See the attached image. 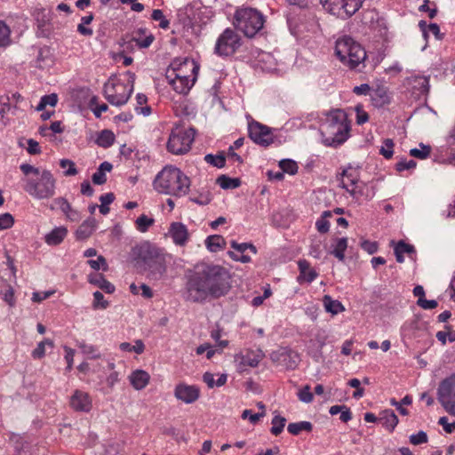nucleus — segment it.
Instances as JSON below:
<instances>
[{
	"instance_id": "f257e3e1",
	"label": "nucleus",
	"mask_w": 455,
	"mask_h": 455,
	"mask_svg": "<svg viewBox=\"0 0 455 455\" xmlns=\"http://www.w3.org/2000/svg\"><path fill=\"white\" fill-rule=\"evenodd\" d=\"M231 289L229 271L220 265L203 264L187 275L184 299L193 303H204L219 299Z\"/></svg>"
},
{
	"instance_id": "f03ea898",
	"label": "nucleus",
	"mask_w": 455,
	"mask_h": 455,
	"mask_svg": "<svg viewBox=\"0 0 455 455\" xmlns=\"http://www.w3.org/2000/svg\"><path fill=\"white\" fill-rule=\"evenodd\" d=\"M24 173L23 189L32 197L44 200L52 198L55 195L56 180L49 170H40L28 164L20 166Z\"/></svg>"
},
{
	"instance_id": "7ed1b4c3",
	"label": "nucleus",
	"mask_w": 455,
	"mask_h": 455,
	"mask_svg": "<svg viewBox=\"0 0 455 455\" xmlns=\"http://www.w3.org/2000/svg\"><path fill=\"white\" fill-rule=\"evenodd\" d=\"M189 187V178L179 168L172 166L164 167L154 180V188L157 192L177 197L186 196Z\"/></svg>"
},
{
	"instance_id": "20e7f679",
	"label": "nucleus",
	"mask_w": 455,
	"mask_h": 455,
	"mask_svg": "<svg viewBox=\"0 0 455 455\" xmlns=\"http://www.w3.org/2000/svg\"><path fill=\"white\" fill-rule=\"evenodd\" d=\"M349 130L347 114L341 109L331 110L321 125V131L327 135L324 141L328 146L344 143L348 138Z\"/></svg>"
},
{
	"instance_id": "39448f33",
	"label": "nucleus",
	"mask_w": 455,
	"mask_h": 455,
	"mask_svg": "<svg viewBox=\"0 0 455 455\" xmlns=\"http://www.w3.org/2000/svg\"><path fill=\"white\" fill-rule=\"evenodd\" d=\"M264 15L255 8L242 7L235 11L233 19L234 27L247 37H253L262 28Z\"/></svg>"
},
{
	"instance_id": "423d86ee",
	"label": "nucleus",
	"mask_w": 455,
	"mask_h": 455,
	"mask_svg": "<svg viewBox=\"0 0 455 455\" xmlns=\"http://www.w3.org/2000/svg\"><path fill=\"white\" fill-rule=\"evenodd\" d=\"M195 130L175 127L172 130L167 141V150L173 155H184L191 148L194 141Z\"/></svg>"
},
{
	"instance_id": "0eeeda50",
	"label": "nucleus",
	"mask_w": 455,
	"mask_h": 455,
	"mask_svg": "<svg viewBox=\"0 0 455 455\" xmlns=\"http://www.w3.org/2000/svg\"><path fill=\"white\" fill-rule=\"evenodd\" d=\"M127 75L129 76V83L131 84L129 88L122 83L115 84L108 82L104 84V95L110 104L122 106L129 100L133 92L135 74L128 71Z\"/></svg>"
},
{
	"instance_id": "6e6552de",
	"label": "nucleus",
	"mask_w": 455,
	"mask_h": 455,
	"mask_svg": "<svg viewBox=\"0 0 455 455\" xmlns=\"http://www.w3.org/2000/svg\"><path fill=\"white\" fill-rule=\"evenodd\" d=\"M140 256L147 265L149 275L152 279H161L166 272L165 259L158 249L149 245H144L140 248Z\"/></svg>"
},
{
	"instance_id": "1a4fd4ad",
	"label": "nucleus",
	"mask_w": 455,
	"mask_h": 455,
	"mask_svg": "<svg viewBox=\"0 0 455 455\" xmlns=\"http://www.w3.org/2000/svg\"><path fill=\"white\" fill-rule=\"evenodd\" d=\"M242 45L241 36L232 28H226L218 37L214 53L220 57L234 55Z\"/></svg>"
},
{
	"instance_id": "9d476101",
	"label": "nucleus",
	"mask_w": 455,
	"mask_h": 455,
	"mask_svg": "<svg viewBox=\"0 0 455 455\" xmlns=\"http://www.w3.org/2000/svg\"><path fill=\"white\" fill-rule=\"evenodd\" d=\"M320 2L330 13L347 19L361 8L363 0H320Z\"/></svg>"
},
{
	"instance_id": "9b49d317",
	"label": "nucleus",
	"mask_w": 455,
	"mask_h": 455,
	"mask_svg": "<svg viewBox=\"0 0 455 455\" xmlns=\"http://www.w3.org/2000/svg\"><path fill=\"white\" fill-rule=\"evenodd\" d=\"M438 401L443 409L455 416V374L444 379L437 389Z\"/></svg>"
},
{
	"instance_id": "f8f14e48",
	"label": "nucleus",
	"mask_w": 455,
	"mask_h": 455,
	"mask_svg": "<svg viewBox=\"0 0 455 455\" xmlns=\"http://www.w3.org/2000/svg\"><path fill=\"white\" fill-rule=\"evenodd\" d=\"M341 176V188H345L355 199L358 200L363 195L365 183L359 180L357 171L349 167L342 172Z\"/></svg>"
},
{
	"instance_id": "ddd939ff",
	"label": "nucleus",
	"mask_w": 455,
	"mask_h": 455,
	"mask_svg": "<svg viewBox=\"0 0 455 455\" xmlns=\"http://www.w3.org/2000/svg\"><path fill=\"white\" fill-rule=\"evenodd\" d=\"M272 129L257 121H251L248 124L250 139L258 145L267 147L274 142Z\"/></svg>"
},
{
	"instance_id": "4468645a",
	"label": "nucleus",
	"mask_w": 455,
	"mask_h": 455,
	"mask_svg": "<svg viewBox=\"0 0 455 455\" xmlns=\"http://www.w3.org/2000/svg\"><path fill=\"white\" fill-rule=\"evenodd\" d=\"M199 67L194 60H174L170 68L167 69L166 78L172 77H182V76H197Z\"/></svg>"
},
{
	"instance_id": "2eb2a0df",
	"label": "nucleus",
	"mask_w": 455,
	"mask_h": 455,
	"mask_svg": "<svg viewBox=\"0 0 455 455\" xmlns=\"http://www.w3.org/2000/svg\"><path fill=\"white\" fill-rule=\"evenodd\" d=\"M174 396L187 404L193 403L198 400L200 389L195 385L180 383L174 388Z\"/></svg>"
},
{
	"instance_id": "dca6fc26",
	"label": "nucleus",
	"mask_w": 455,
	"mask_h": 455,
	"mask_svg": "<svg viewBox=\"0 0 455 455\" xmlns=\"http://www.w3.org/2000/svg\"><path fill=\"white\" fill-rule=\"evenodd\" d=\"M69 405L75 411L89 412L92 408V400L88 393L76 389L70 396Z\"/></svg>"
},
{
	"instance_id": "f3484780",
	"label": "nucleus",
	"mask_w": 455,
	"mask_h": 455,
	"mask_svg": "<svg viewBox=\"0 0 455 455\" xmlns=\"http://www.w3.org/2000/svg\"><path fill=\"white\" fill-rule=\"evenodd\" d=\"M358 43L354 41L349 36H343L337 40L335 45V54L339 59V60L345 64L347 58L351 54V52L354 50V45H357Z\"/></svg>"
},
{
	"instance_id": "a211bd4d",
	"label": "nucleus",
	"mask_w": 455,
	"mask_h": 455,
	"mask_svg": "<svg viewBox=\"0 0 455 455\" xmlns=\"http://www.w3.org/2000/svg\"><path fill=\"white\" fill-rule=\"evenodd\" d=\"M169 234L176 245L183 246L188 240V228L181 222H172L169 228Z\"/></svg>"
},
{
	"instance_id": "6ab92c4d",
	"label": "nucleus",
	"mask_w": 455,
	"mask_h": 455,
	"mask_svg": "<svg viewBox=\"0 0 455 455\" xmlns=\"http://www.w3.org/2000/svg\"><path fill=\"white\" fill-rule=\"evenodd\" d=\"M169 84L172 86L173 90L180 94H187L194 85L196 77V75L192 77L182 76L167 78Z\"/></svg>"
},
{
	"instance_id": "aec40b11",
	"label": "nucleus",
	"mask_w": 455,
	"mask_h": 455,
	"mask_svg": "<svg viewBox=\"0 0 455 455\" xmlns=\"http://www.w3.org/2000/svg\"><path fill=\"white\" fill-rule=\"evenodd\" d=\"M131 40L134 42L139 48L146 49L154 42L155 36L152 33H148L147 28H140L133 32Z\"/></svg>"
},
{
	"instance_id": "412c9836",
	"label": "nucleus",
	"mask_w": 455,
	"mask_h": 455,
	"mask_svg": "<svg viewBox=\"0 0 455 455\" xmlns=\"http://www.w3.org/2000/svg\"><path fill=\"white\" fill-rule=\"evenodd\" d=\"M366 51L361 46L360 44L354 45V50L347 58L344 65L347 66L351 69L357 68L361 64L363 65L366 60Z\"/></svg>"
},
{
	"instance_id": "4be33fe9",
	"label": "nucleus",
	"mask_w": 455,
	"mask_h": 455,
	"mask_svg": "<svg viewBox=\"0 0 455 455\" xmlns=\"http://www.w3.org/2000/svg\"><path fill=\"white\" fill-rule=\"evenodd\" d=\"M372 104L377 108H381L390 102V98L387 87L384 85H377L371 89L370 93Z\"/></svg>"
},
{
	"instance_id": "5701e85b",
	"label": "nucleus",
	"mask_w": 455,
	"mask_h": 455,
	"mask_svg": "<svg viewBox=\"0 0 455 455\" xmlns=\"http://www.w3.org/2000/svg\"><path fill=\"white\" fill-rule=\"evenodd\" d=\"M298 267L299 270V275L297 278L299 283H312L318 275L316 271L310 267L309 262L306 259L299 260Z\"/></svg>"
},
{
	"instance_id": "b1692460",
	"label": "nucleus",
	"mask_w": 455,
	"mask_h": 455,
	"mask_svg": "<svg viewBox=\"0 0 455 455\" xmlns=\"http://www.w3.org/2000/svg\"><path fill=\"white\" fill-rule=\"evenodd\" d=\"M67 235V228L63 226L56 227L51 232L45 235L44 242L50 246H56L63 242Z\"/></svg>"
},
{
	"instance_id": "393cba45",
	"label": "nucleus",
	"mask_w": 455,
	"mask_h": 455,
	"mask_svg": "<svg viewBox=\"0 0 455 455\" xmlns=\"http://www.w3.org/2000/svg\"><path fill=\"white\" fill-rule=\"evenodd\" d=\"M379 422L390 433L398 425L399 419L394 411L387 409L382 411L379 416Z\"/></svg>"
},
{
	"instance_id": "a878e982",
	"label": "nucleus",
	"mask_w": 455,
	"mask_h": 455,
	"mask_svg": "<svg viewBox=\"0 0 455 455\" xmlns=\"http://www.w3.org/2000/svg\"><path fill=\"white\" fill-rule=\"evenodd\" d=\"M131 385L136 390H141L148 384L150 376L143 370H136L129 376Z\"/></svg>"
},
{
	"instance_id": "bb28decb",
	"label": "nucleus",
	"mask_w": 455,
	"mask_h": 455,
	"mask_svg": "<svg viewBox=\"0 0 455 455\" xmlns=\"http://www.w3.org/2000/svg\"><path fill=\"white\" fill-rule=\"evenodd\" d=\"M88 281L90 283L96 285L100 290L109 294L113 293L116 290L114 284L106 280L102 274H91L88 276Z\"/></svg>"
},
{
	"instance_id": "cd10ccee",
	"label": "nucleus",
	"mask_w": 455,
	"mask_h": 455,
	"mask_svg": "<svg viewBox=\"0 0 455 455\" xmlns=\"http://www.w3.org/2000/svg\"><path fill=\"white\" fill-rule=\"evenodd\" d=\"M97 226L96 220L94 218H89L84 220L76 229V236L78 240L87 239L95 230Z\"/></svg>"
},
{
	"instance_id": "c85d7f7f",
	"label": "nucleus",
	"mask_w": 455,
	"mask_h": 455,
	"mask_svg": "<svg viewBox=\"0 0 455 455\" xmlns=\"http://www.w3.org/2000/svg\"><path fill=\"white\" fill-rule=\"evenodd\" d=\"M76 346L87 359H100L102 357V354L97 346L86 343L84 340L77 341Z\"/></svg>"
},
{
	"instance_id": "c756f323",
	"label": "nucleus",
	"mask_w": 455,
	"mask_h": 455,
	"mask_svg": "<svg viewBox=\"0 0 455 455\" xmlns=\"http://www.w3.org/2000/svg\"><path fill=\"white\" fill-rule=\"evenodd\" d=\"M113 166L109 162L101 163L97 171L92 174V182L96 185H102L106 183V172H110Z\"/></svg>"
},
{
	"instance_id": "7c9ffc66",
	"label": "nucleus",
	"mask_w": 455,
	"mask_h": 455,
	"mask_svg": "<svg viewBox=\"0 0 455 455\" xmlns=\"http://www.w3.org/2000/svg\"><path fill=\"white\" fill-rule=\"evenodd\" d=\"M280 361L287 369H295L298 366L299 355L291 350H285L280 354Z\"/></svg>"
},
{
	"instance_id": "2f4dec72",
	"label": "nucleus",
	"mask_w": 455,
	"mask_h": 455,
	"mask_svg": "<svg viewBox=\"0 0 455 455\" xmlns=\"http://www.w3.org/2000/svg\"><path fill=\"white\" fill-rule=\"evenodd\" d=\"M225 239L220 235H209L205 240L206 248L212 252H217L224 248Z\"/></svg>"
},
{
	"instance_id": "473e14b6",
	"label": "nucleus",
	"mask_w": 455,
	"mask_h": 455,
	"mask_svg": "<svg viewBox=\"0 0 455 455\" xmlns=\"http://www.w3.org/2000/svg\"><path fill=\"white\" fill-rule=\"evenodd\" d=\"M323 301L325 310L331 313L332 315H337L345 310V307L341 302L336 299H332L329 295L323 296Z\"/></svg>"
},
{
	"instance_id": "72a5a7b5",
	"label": "nucleus",
	"mask_w": 455,
	"mask_h": 455,
	"mask_svg": "<svg viewBox=\"0 0 455 455\" xmlns=\"http://www.w3.org/2000/svg\"><path fill=\"white\" fill-rule=\"evenodd\" d=\"M217 184L223 189H234L241 185V180L238 178H230L227 175H220L216 180Z\"/></svg>"
},
{
	"instance_id": "f704fd0d",
	"label": "nucleus",
	"mask_w": 455,
	"mask_h": 455,
	"mask_svg": "<svg viewBox=\"0 0 455 455\" xmlns=\"http://www.w3.org/2000/svg\"><path fill=\"white\" fill-rule=\"evenodd\" d=\"M313 429V425L309 421H299L290 423L287 427V430L290 434L293 435H298L301 431L311 432Z\"/></svg>"
},
{
	"instance_id": "c9c22d12",
	"label": "nucleus",
	"mask_w": 455,
	"mask_h": 455,
	"mask_svg": "<svg viewBox=\"0 0 455 455\" xmlns=\"http://www.w3.org/2000/svg\"><path fill=\"white\" fill-rule=\"evenodd\" d=\"M35 17L39 29L43 31L49 30L47 28L51 20V12L49 11L44 9L39 10L36 12Z\"/></svg>"
},
{
	"instance_id": "e433bc0d",
	"label": "nucleus",
	"mask_w": 455,
	"mask_h": 455,
	"mask_svg": "<svg viewBox=\"0 0 455 455\" xmlns=\"http://www.w3.org/2000/svg\"><path fill=\"white\" fill-rule=\"evenodd\" d=\"M347 248V239L346 237L337 239L334 248L330 251L339 260L343 261L345 259V251Z\"/></svg>"
},
{
	"instance_id": "4c0bfd02",
	"label": "nucleus",
	"mask_w": 455,
	"mask_h": 455,
	"mask_svg": "<svg viewBox=\"0 0 455 455\" xmlns=\"http://www.w3.org/2000/svg\"><path fill=\"white\" fill-rule=\"evenodd\" d=\"M115 142V134L109 130H103L99 134L96 143L102 148H109Z\"/></svg>"
},
{
	"instance_id": "58836bf2",
	"label": "nucleus",
	"mask_w": 455,
	"mask_h": 455,
	"mask_svg": "<svg viewBox=\"0 0 455 455\" xmlns=\"http://www.w3.org/2000/svg\"><path fill=\"white\" fill-rule=\"evenodd\" d=\"M413 88L419 91V94H427L429 91V79L424 76H417L412 78Z\"/></svg>"
},
{
	"instance_id": "ea45409f",
	"label": "nucleus",
	"mask_w": 455,
	"mask_h": 455,
	"mask_svg": "<svg viewBox=\"0 0 455 455\" xmlns=\"http://www.w3.org/2000/svg\"><path fill=\"white\" fill-rule=\"evenodd\" d=\"M12 43L11 29L3 20H0V48H5Z\"/></svg>"
},
{
	"instance_id": "a19ab883",
	"label": "nucleus",
	"mask_w": 455,
	"mask_h": 455,
	"mask_svg": "<svg viewBox=\"0 0 455 455\" xmlns=\"http://www.w3.org/2000/svg\"><path fill=\"white\" fill-rule=\"evenodd\" d=\"M155 223V220L145 214H141L135 221L136 228L141 232H147Z\"/></svg>"
},
{
	"instance_id": "79ce46f5",
	"label": "nucleus",
	"mask_w": 455,
	"mask_h": 455,
	"mask_svg": "<svg viewBox=\"0 0 455 455\" xmlns=\"http://www.w3.org/2000/svg\"><path fill=\"white\" fill-rule=\"evenodd\" d=\"M331 216H332V212H331V211H324L322 213L321 218L319 220H317L315 222V227H316V229L318 230V232H320L322 234H325L329 231L330 223L327 220V219Z\"/></svg>"
},
{
	"instance_id": "37998d69",
	"label": "nucleus",
	"mask_w": 455,
	"mask_h": 455,
	"mask_svg": "<svg viewBox=\"0 0 455 455\" xmlns=\"http://www.w3.org/2000/svg\"><path fill=\"white\" fill-rule=\"evenodd\" d=\"M432 151V148L429 145H425L423 143L419 144V148H411L410 150V155L415 158L424 160L427 159Z\"/></svg>"
},
{
	"instance_id": "c03bdc74",
	"label": "nucleus",
	"mask_w": 455,
	"mask_h": 455,
	"mask_svg": "<svg viewBox=\"0 0 455 455\" xmlns=\"http://www.w3.org/2000/svg\"><path fill=\"white\" fill-rule=\"evenodd\" d=\"M204 161L217 168H222L226 164V157L224 153H220L219 155L207 154L204 156Z\"/></svg>"
},
{
	"instance_id": "a18cd8bd",
	"label": "nucleus",
	"mask_w": 455,
	"mask_h": 455,
	"mask_svg": "<svg viewBox=\"0 0 455 455\" xmlns=\"http://www.w3.org/2000/svg\"><path fill=\"white\" fill-rule=\"evenodd\" d=\"M271 423H272V427L270 429L271 434L274 435H278L283 430V427H284L285 423H286V419L284 417L280 416V415H275L272 419V422Z\"/></svg>"
},
{
	"instance_id": "49530a36",
	"label": "nucleus",
	"mask_w": 455,
	"mask_h": 455,
	"mask_svg": "<svg viewBox=\"0 0 455 455\" xmlns=\"http://www.w3.org/2000/svg\"><path fill=\"white\" fill-rule=\"evenodd\" d=\"M279 167L281 170L290 175H294L298 172V164L291 159H283L279 162Z\"/></svg>"
},
{
	"instance_id": "de8ad7c7",
	"label": "nucleus",
	"mask_w": 455,
	"mask_h": 455,
	"mask_svg": "<svg viewBox=\"0 0 455 455\" xmlns=\"http://www.w3.org/2000/svg\"><path fill=\"white\" fill-rule=\"evenodd\" d=\"M45 345H49L50 347H53V342L49 339H45L44 340L39 342L36 346V347L32 351V356L35 359H40L44 356L45 355Z\"/></svg>"
},
{
	"instance_id": "09e8293b",
	"label": "nucleus",
	"mask_w": 455,
	"mask_h": 455,
	"mask_svg": "<svg viewBox=\"0 0 455 455\" xmlns=\"http://www.w3.org/2000/svg\"><path fill=\"white\" fill-rule=\"evenodd\" d=\"M0 115L2 118L4 117L5 114L9 113L12 109H15L16 106H13L11 102V98L9 95H4L0 97Z\"/></svg>"
},
{
	"instance_id": "8fccbe9b",
	"label": "nucleus",
	"mask_w": 455,
	"mask_h": 455,
	"mask_svg": "<svg viewBox=\"0 0 455 455\" xmlns=\"http://www.w3.org/2000/svg\"><path fill=\"white\" fill-rule=\"evenodd\" d=\"M56 207L60 208L65 215L72 210L70 204L64 197H58L54 199L53 204L51 205V209L54 210Z\"/></svg>"
},
{
	"instance_id": "3c124183",
	"label": "nucleus",
	"mask_w": 455,
	"mask_h": 455,
	"mask_svg": "<svg viewBox=\"0 0 455 455\" xmlns=\"http://www.w3.org/2000/svg\"><path fill=\"white\" fill-rule=\"evenodd\" d=\"M108 301L104 299V296L100 291H96L95 292H93L92 307L94 309H106L108 307Z\"/></svg>"
},
{
	"instance_id": "603ef678",
	"label": "nucleus",
	"mask_w": 455,
	"mask_h": 455,
	"mask_svg": "<svg viewBox=\"0 0 455 455\" xmlns=\"http://www.w3.org/2000/svg\"><path fill=\"white\" fill-rule=\"evenodd\" d=\"M152 20L159 21V27L163 29H167L170 26V21L164 17V12L160 9H155L151 14Z\"/></svg>"
},
{
	"instance_id": "864d4df0",
	"label": "nucleus",
	"mask_w": 455,
	"mask_h": 455,
	"mask_svg": "<svg viewBox=\"0 0 455 455\" xmlns=\"http://www.w3.org/2000/svg\"><path fill=\"white\" fill-rule=\"evenodd\" d=\"M394 142L391 139H386L383 142V146L381 147L379 153L386 159H390L393 156L394 151Z\"/></svg>"
},
{
	"instance_id": "5fc2aeb1",
	"label": "nucleus",
	"mask_w": 455,
	"mask_h": 455,
	"mask_svg": "<svg viewBox=\"0 0 455 455\" xmlns=\"http://www.w3.org/2000/svg\"><path fill=\"white\" fill-rule=\"evenodd\" d=\"M410 443L413 445H419L428 442L427 435L425 431H419L417 434H412L409 437Z\"/></svg>"
},
{
	"instance_id": "6e6d98bb",
	"label": "nucleus",
	"mask_w": 455,
	"mask_h": 455,
	"mask_svg": "<svg viewBox=\"0 0 455 455\" xmlns=\"http://www.w3.org/2000/svg\"><path fill=\"white\" fill-rule=\"evenodd\" d=\"M87 263L94 270L102 268L104 271L108 270V264L105 258L101 255L98 256L97 259H89Z\"/></svg>"
},
{
	"instance_id": "4d7b16f0",
	"label": "nucleus",
	"mask_w": 455,
	"mask_h": 455,
	"mask_svg": "<svg viewBox=\"0 0 455 455\" xmlns=\"http://www.w3.org/2000/svg\"><path fill=\"white\" fill-rule=\"evenodd\" d=\"M60 165L61 168L68 167V170L64 172L65 176H74L77 174V170L73 161L68 159H61L60 162Z\"/></svg>"
},
{
	"instance_id": "13d9d810",
	"label": "nucleus",
	"mask_w": 455,
	"mask_h": 455,
	"mask_svg": "<svg viewBox=\"0 0 455 455\" xmlns=\"http://www.w3.org/2000/svg\"><path fill=\"white\" fill-rule=\"evenodd\" d=\"M2 299L10 306L14 307L15 305V298H14V290L11 285H7V288L4 291H1Z\"/></svg>"
},
{
	"instance_id": "bf43d9fd",
	"label": "nucleus",
	"mask_w": 455,
	"mask_h": 455,
	"mask_svg": "<svg viewBox=\"0 0 455 455\" xmlns=\"http://www.w3.org/2000/svg\"><path fill=\"white\" fill-rule=\"evenodd\" d=\"M299 399L306 403H309L313 401L314 395L311 392V388L308 385L305 386L298 393Z\"/></svg>"
},
{
	"instance_id": "052dcab7",
	"label": "nucleus",
	"mask_w": 455,
	"mask_h": 455,
	"mask_svg": "<svg viewBox=\"0 0 455 455\" xmlns=\"http://www.w3.org/2000/svg\"><path fill=\"white\" fill-rule=\"evenodd\" d=\"M14 224V218L11 213L0 214V230L10 228Z\"/></svg>"
},
{
	"instance_id": "680f3d73",
	"label": "nucleus",
	"mask_w": 455,
	"mask_h": 455,
	"mask_svg": "<svg viewBox=\"0 0 455 455\" xmlns=\"http://www.w3.org/2000/svg\"><path fill=\"white\" fill-rule=\"evenodd\" d=\"M9 440L13 443L15 450H20L21 443H24V449H30L29 443L20 435L12 433Z\"/></svg>"
},
{
	"instance_id": "e2e57ef3",
	"label": "nucleus",
	"mask_w": 455,
	"mask_h": 455,
	"mask_svg": "<svg viewBox=\"0 0 455 455\" xmlns=\"http://www.w3.org/2000/svg\"><path fill=\"white\" fill-rule=\"evenodd\" d=\"M417 165V163L414 160H406L401 159L395 164V169L397 172H401L405 170L414 169Z\"/></svg>"
},
{
	"instance_id": "0e129e2a",
	"label": "nucleus",
	"mask_w": 455,
	"mask_h": 455,
	"mask_svg": "<svg viewBox=\"0 0 455 455\" xmlns=\"http://www.w3.org/2000/svg\"><path fill=\"white\" fill-rule=\"evenodd\" d=\"M265 414L266 412L264 411L252 414L251 410H244L242 413V418L243 419H249L251 424H256L260 418H263L265 416Z\"/></svg>"
},
{
	"instance_id": "69168bd1",
	"label": "nucleus",
	"mask_w": 455,
	"mask_h": 455,
	"mask_svg": "<svg viewBox=\"0 0 455 455\" xmlns=\"http://www.w3.org/2000/svg\"><path fill=\"white\" fill-rule=\"evenodd\" d=\"M356 112V124L361 125L365 124L369 120V115L363 108L362 105H357L355 108Z\"/></svg>"
},
{
	"instance_id": "338daca9",
	"label": "nucleus",
	"mask_w": 455,
	"mask_h": 455,
	"mask_svg": "<svg viewBox=\"0 0 455 455\" xmlns=\"http://www.w3.org/2000/svg\"><path fill=\"white\" fill-rule=\"evenodd\" d=\"M212 197L209 192L200 194L198 196L190 197V201L199 204L207 205L211 203Z\"/></svg>"
},
{
	"instance_id": "774afa93",
	"label": "nucleus",
	"mask_w": 455,
	"mask_h": 455,
	"mask_svg": "<svg viewBox=\"0 0 455 455\" xmlns=\"http://www.w3.org/2000/svg\"><path fill=\"white\" fill-rule=\"evenodd\" d=\"M436 338L443 344H445L447 339L451 342L455 341V331H438L436 333Z\"/></svg>"
}]
</instances>
